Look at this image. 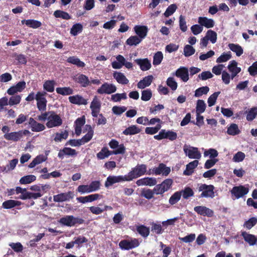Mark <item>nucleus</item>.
<instances>
[{"label":"nucleus","instance_id":"nucleus-27","mask_svg":"<svg viewBox=\"0 0 257 257\" xmlns=\"http://www.w3.org/2000/svg\"><path fill=\"white\" fill-rule=\"evenodd\" d=\"M4 138L8 141L17 142L21 139V133L19 131L7 133L4 135Z\"/></svg>","mask_w":257,"mask_h":257},{"label":"nucleus","instance_id":"nucleus-23","mask_svg":"<svg viewBox=\"0 0 257 257\" xmlns=\"http://www.w3.org/2000/svg\"><path fill=\"white\" fill-rule=\"evenodd\" d=\"M241 235L243 237L244 240L250 245H254L256 243L257 238L254 235L243 231L241 232Z\"/></svg>","mask_w":257,"mask_h":257},{"label":"nucleus","instance_id":"nucleus-31","mask_svg":"<svg viewBox=\"0 0 257 257\" xmlns=\"http://www.w3.org/2000/svg\"><path fill=\"white\" fill-rule=\"evenodd\" d=\"M141 131V129L136 125H132L124 130L123 131L122 134L126 136L134 135L140 133Z\"/></svg>","mask_w":257,"mask_h":257},{"label":"nucleus","instance_id":"nucleus-36","mask_svg":"<svg viewBox=\"0 0 257 257\" xmlns=\"http://www.w3.org/2000/svg\"><path fill=\"white\" fill-rule=\"evenodd\" d=\"M142 41V40L137 36H132L126 40V44L131 46H137L140 44Z\"/></svg>","mask_w":257,"mask_h":257},{"label":"nucleus","instance_id":"nucleus-55","mask_svg":"<svg viewBox=\"0 0 257 257\" xmlns=\"http://www.w3.org/2000/svg\"><path fill=\"white\" fill-rule=\"evenodd\" d=\"M181 194L184 199H187L194 195L193 190L190 187H185L184 190H182Z\"/></svg>","mask_w":257,"mask_h":257},{"label":"nucleus","instance_id":"nucleus-57","mask_svg":"<svg viewBox=\"0 0 257 257\" xmlns=\"http://www.w3.org/2000/svg\"><path fill=\"white\" fill-rule=\"evenodd\" d=\"M152 96V91L150 89H147L142 91L141 99L143 101H149Z\"/></svg>","mask_w":257,"mask_h":257},{"label":"nucleus","instance_id":"nucleus-35","mask_svg":"<svg viewBox=\"0 0 257 257\" xmlns=\"http://www.w3.org/2000/svg\"><path fill=\"white\" fill-rule=\"evenodd\" d=\"M56 91L58 94L62 95H68L72 94L73 93V89L70 87H57Z\"/></svg>","mask_w":257,"mask_h":257},{"label":"nucleus","instance_id":"nucleus-33","mask_svg":"<svg viewBox=\"0 0 257 257\" xmlns=\"http://www.w3.org/2000/svg\"><path fill=\"white\" fill-rule=\"evenodd\" d=\"M228 46L230 50L235 53L237 56H240L243 54V49L239 45L229 43Z\"/></svg>","mask_w":257,"mask_h":257},{"label":"nucleus","instance_id":"nucleus-4","mask_svg":"<svg viewBox=\"0 0 257 257\" xmlns=\"http://www.w3.org/2000/svg\"><path fill=\"white\" fill-rule=\"evenodd\" d=\"M63 123L61 117L54 111H50V115L46 125L48 128L59 126Z\"/></svg>","mask_w":257,"mask_h":257},{"label":"nucleus","instance_id":"nucleus-59","mask_svg":"<svg viewBox=\"0 0 257 257\" xmlns=\"http://www.w3.org/2000/svg\"><path fill=\"white\" fill-rule=\"evenodd\" d=\"M195 52V49L191 45H186L184 48V54L186 57H189Z\"/></svg>","mask_w":257,"mask_h":257},{"label":"nucleus","instance_id":"nucleus-43","mask_svg":"<svg viewBox=\"0 0 257 257\" xmlns=\"http://www.w3.org/2000/svg\"><path fill=\"white\" fill-rule=\"evenodd\" d=\"M36 180V177L33 175H29L22 177L20 180L21 184H27L31 183Z\"/></svg>","mask_w":257,"mask_h":257},{"label":"nucleus","instance_id":"nucleus-24","mask_svg":"<svg viewBox=\"0 0 257 257\" xmlns=\"http://www.w3.org/2000/svg\"><path fill=\"white\" fill-rule=\"evenodd\" d=\"M198 23L202 26L207 28H211L214 27V22L211 19H208L207 17H200L198 18Z\"/></svg>","mask_w":257,"mask_h":257},{"label":"nucleus","instance_id":"nucleus-56","mask_svg":"<svg viewBox=\"0 0 257 257\" xmlns=\"http://www.w3.org/2000/svg\"><path fill=\"white\" fill-rule=\"evenodd\" d=\"M257 223V218L252 217L249 218L248 220L246 221L243 226L248 229H251Z\"/></svg>","mask_w":257,"mask_h":257},{"label":"nucleus","instance_id":"nucleus-29","mask_svg":"<svg viewBox=\"0 0 257 257\" xmlns=\"http://www.w3.org/2000/svg\"><path fill=\"white\" fill-rule=\"evenodd\" d=\"M22 203L20 201L15 200H8L4 201L2 204V207L4 209H9L16 206L21 205Z\"/></svg>","mask_w":257,"mask_h":257},{"label":"nucleus","instance_id":"nucleus-50","mask_svg":"<svg viewBox=\"0 0 257 257\" xmlns=\"http://www.w3.org/2000/svg\"><path fill=\"white\" fill-rule=\"evenodd\" d=\"M220 94V91L215 92L209 97L207 100L209 106H212L215 104L216 99Z\"/></svg>","mask_w":257,"mask_h":257},{"label":"nucleus","instance_id":"nucleus-15","mask_svg":"<svg viewBox=\"0 0 257 257\" xmlns=\"http://www.w3.org/2000/svg\"><path fill=\"white\" fill-rule=\"evenodd\" d=\"M184 151L186 155L190 159H199L201 157V153L197 148H184Z\"/></svg>","mask_w":257,"mask_h":257},{"label":"nucleus","instance_id":"nucleus-32","mask_svg":"<svg viewBox=\"0 0 257 257\" xmlns=\"http://www.w3.org/2000/svg\"><path fill=\"white\" fill-rule=\"evenodd\" d=\"M66 61L70 64L76 65L78 67L83 68L85 66L84 62L81 61L76 56H71L67 58Z\"/></svg>","mask_w":257,"mask_h":257},{"label":"nucleus","instance_id":"nucleus-6","mask_svg":"<svg viewBox=\"0 0 257 257\" xmlns=\"http://www.w3.org/2000/svg\"><path fill=\"white\" fill-rule=\"evenodd\" d=\"M154 138L157 140L168 139L171 141H174L177 139V135L176 133L172 131H166L165 130H162L159 134L154 136Z\"/></svg>","mask_w":257,"mask_h":257},{"label":"nucleus","instance_id":"nucleus-42","mask_svg":"<svg viewBox=\"0 0 257 257\" xmlns=\"http://www.w3.org/2000/svg\"><path fill=\"white\" fill-rule=\"evenodd\" d=\"M83 30V26L80 23H77L73 25L70 30V34L73 36H76L78 33H81Z\"/></svg>","mask_w":257,"mask_h":257},{"label":"nucleus","instance_id":"nucleus-9","mask_svg":"<svg viewBox=\"0 0 257 257\" xmlns=\"http://www.w3.org/2000/svg\"><path fill=\"white\" fill-rule=\"evenodd\" d=\"M249 189L243 185L234 186L231 190V193L236 199L240 198L248 193Z\"/></svg>","mask_w":257,"mask_h":257},{"label":"nucleus","instance_id":"nucleus-53","mask_svg":"<svg viewBox=\"0 0 257 257\" xmlns=\"http://www.w3.org/2000/svg\"><path fill=\"white\" fill-rule=\"evenodd\" d=\"M209 90L208 86H203L197 89L195 91L194 96L195 97H200L203 94H206Z\"/></svg>","mask_w":257,"mask_h":257},{"label":"nucleus","instance_id":"nucleus-51","mask_svg":"<svg viewBox=\"0 0 257 257\" xmlns=\"http://www.w3.org/2000/svg\"><path fill=\"white\" fill-rule=\"evenodd\" d=\"M257 115V107H254L248 111L246 115V119L248 121H251L255 118Z\"/></svg>","mask_w":257,"mask_h":257},{"label":"nucleus","instance_id":"nucleus-1","mask_svg":"<svg viewBox=\"0 0 257 257\" xmlns=\"http://www.w3.org/2000/svg\"><path fill=\"white\" fill-rule=\"evenodd\" d=\"M146 171L147 166L146 165H138L136 167L132 169L127 175H126L127 178L125 179L126 181H131L144 175Z\"/></svg>","mask_w":257,"mask_h":257},{"label":"nucleus","instance_id":"nucleus-11","mask_svg":"<svg viewBox=\"0 0 257 257\" xmlns=\"http://www.w3.org/2000/svg\"><path fill=\"white\" fill-rule=\"evenodd\" d=\"M194 210L198 214L209 217H212L214 212L212 210L204 206H197L194 208Z\"/></svg>","mask_w":257,"mask_h":257},{"label":"nucleus","instance_id":"nucleus-28","mask_svg":"<svg viewBox=\"0 0 257 257\" xmlns=\"http://www.w3.org/2000/svg\"><path fill=\"white\" fill-rule=\"evenodd\" d=\"M21 23L22 24H25L27 26L33 29H37L42 26L41 22L33 19L23 20L21 21Z\"/></svg>","mask_w":257,"mask_h":257},{"label":"nucleus","instance_id":"nucleus-40","mask_svg":"<svg viewBox=\"0 0 257 257\" xmlns=\"http://www.w3.org/2000/svg\"><path fill=\"white\" fill-rule=\"evenodd\" d=\"M54 16L57 18H62L66 20H70L71 18L70 15L67 12L61 10L55 11L54 13Z\"/></svg>","mask_w":257,"mask_h":257},{"label":"nucleus","instance_id":"nucleus-8","mask_svg":"<svg viewBox=\"0 0 257 257\" xmlns=\"http://www.w3.org/2000/svg\"><path fill=\"white\" fill-rule=\"evenodd\" d=\"M109 146L111 149H114L113 151H111L113 154H123L125 152V148L123 144L119 145L118 141L114 139L110 141Z\"/></svg>","mask_w":257,"mask_h":257},{"label":"nucleus","instance_id":"nucleus-5","mask_svg":"<svg viewBox=\"0 0 257 257\" xmlns=\"http://www.w3.org/2000/svg\"><path fill=\"white\" fill-rule=\"evenodd\" d=\"M139 241L137 238H134L131 240L123 239L119 243V247L123 250H130L139 246Z\"/></svg>","mask_w":257,"mask_h":257},{"label":"nucleus","instance_id":"nucleus-21","mask_svg":"<svg viewBox=\"0 0 257 257\" xmlns=\"http://www.w3.org/2000/svg\"><path fill=\"white\" fill-rule=\"evenodd\" d=\"M68 99L69 101L72 104L77 105H86L87 104V100L84 99L82 96L78 94L70 96Z\"/></svg>","mask_w":257,"mask_h":257},{"label":"nucleus","instance_id":"nucleus-45","mask_svg":"<svg viewBox=\"0 0 257 257\" xmlns=\"http://www.w3.org/2000/svg\"><path fill=\"white\" fill-rule=\"evenodd\" d=\"M181 192L177 191L175 192L170 198L169 202L171 205H174L177 203L181 198Z\"/></svg>","mask_w":257,"mask_h":257},{"label":"nucleus","instance_id":"nucleus-54","mask_svg":"<svg viewBox=\"0 0 257 257\" xmlns=\"http://www.w3.org/2000/svg\"><path fill=\"white\" fill-rule=\"evenodd\" d=\"M205 37L213 44H214L216 42L217 33L214 31L211 30H208Z\"/></svg>","mask_w":257,"mask_h":257},{"label":"nucleus","instance_id":"nucleus-7","mask_svg":"<svg viewBox=\"0 0 257 257\" xmlns=\"http://www.w3.org/2000/svg\"><path fill=\"white\" fill-rule=\"evenodd\" d=\"M116 90V87L114 84L105 82L97 90V93L99 94H109L115 92Z\"/></svg>","mask_w":257,"mask_h":257},{"label":"nucleus","instance_id":"nucleus-61","mask_svg":"<svg viewBox=\"0 0 257 257\" xmlns=\"http://www.w3.org/2000/svg\"><path fill=\"white\" fill-rule=\"evenodd\" d=\"M161 125L158 124L155 127H147L145 129V133L147 134L154 135L156 134L161 128Z\"/></svg>","mask_w":257,"mask_h":257},{"label":"nucleus","instance_id":"nucleus-25","mask_svg":"<svg viewBox=\"0 0 257 257\" xmlns=\"http://www.w3.org/2000/svg\"><path fill=\"white\" fill-rule=\"evenodd\" d=\"M113 77L119 84H127L129 82V80L126 78L125 75L120 72H114Z\"/></svg>","mask_w":257,"mask_h":257},{"label":"nucleus","instance_id":"nucleus-12","mask_svg":"<svg viewBox=\"0 0 257 257\" xmlns=\"http://www.w3.org/2000/svg\"><path fill=\"white\" fill-rule=\"evenodd\" d=\"M73 196L74 194L72 191H69L66 193H61L54 195L53 196V200L56 202H64L72 199Z\"/></svg>","mask_w":257,"mask_h":257},{"label":"nucleus","instance_id":"nucleus-18","mask_svg":"<svg viewBox=\"0 0 257 257\" xmlns=\"http://www.w3.org/2000/svg\"><path fill=\"white\" fill-rule=\"evenodd\" d=\"M135 62L139 65L140 69L143 71H147L151 67V63L148 58L137 59Z\"/></svg>","mask_w":257,"mask_h":257},{"label":"nucleus","instance_id":"nucleus-37","mask_svg":"<svg viewBox=\"0 0 257 257\" xmlns=\"http://www.w3.org/2000/svg\"><path fill=\"white\" fill-rule=\"evenodd\" d=\"M111 155H113V154L111 153L110 151L108 150L107 148L103 147L101 151L97 154V157L99 159L102 160Z\"/></svg>","mask_w":257,"mask_h":257},{"label":"nucleus","instance_id":"nucleus-38","mask_svg":"<svg viewBox=\"0 0 257 257\" xmlns=\"http://www.w3.org/2000/svg\"><path fill=\"white\" fill-rule=\"evenodd\" d=\"M77 82L80 84L81 86L84 87L87 86L90 83L88 77L82 74H80L78 76Z\"/></svg>","mask_w":257,"mask_h":257},{"label":"nucleus","instance_id":"nucleus-22","mask_svg":"<svg viewBox=\"0 0 257 257\" xmlns=\"http://www.w3.org/2000/svg\"><path fill=\"white\" fill-rule=\"evenodd\" d=\"M85 130L88 131L87 133L80 139L82 144L87 143L90 141L94 134L93 130L89 124H86L85 125Z\"/></svg>","mask_w":257,"mask_h":257},{"label":"nucleus","instance_id":"nucleus-26","mask_svg":"<svg viewBox=\"0 0 257 257\" xmlns=\"http://www.w3.org/2000/svg\"><path fill=\"white\" fill-rule=\"evenodd\" d=\"M76 154L77 152L75 150L70 148L65 147L59 151L58 156L59 157V158L63 159L64 156H73Z\"/></svg>","mask_w":257,"mask_h":257},{"label":"nucleus","instance_id":"nucleus-52","mask_svg":"<svg viewBox=\"0 0 257 257\" xmlns=\"http://www.w3.org/2000/svg\"><path fill=\"white\" fill-rule=\"evenodd\" d=\"M231 58V55L230 52L228 53H222L218 58L216 59V62L218 63L225 62L227 61Z\"/></svg>","mask_w":257,"mask_h":257},{"label":"nucleus","instance_id":"nucleus-13","mask_svg":"<svg viewBox=\"0 0 257 257\" xmlns=\"http://www.w3.org/2000/svg\"><path fill=\"white\" fill-rule=\"evenodd\" d=\"M175 75L184 82H187L189 79L188 69L185 67H180L177 69Z\"/></svg>","mask_w":257,"mask_h":257},{"label":"nucleus","instance_id":"nucleus-10","mask_svg":"<svg viewBox=\"0 0 257 257\" xmlns=\"http://www.w3.org/2000/svg\"><path fill=\"white\" fill-rule=\"evenodd\" d=\"M170 171V167H166L163 163L160 164L158 167L154 168L152 169V173L156 175L162 174L163 176H167L169 174Z\"/></svg>","mask_w":257,"mask_h":257},{"label":"nucleus","instance_id":"nucleus-14","mask_svg":"<svg viewBox=\"0 0 257 257\" xmlns=\"http://www.w3.org/2000/svg\"><path fill=\"white\" fill-rule=\"evenodd\" d=\"M125 178H127L126 175H124V176H109L106 179V180L105 182V186L106 187H108L112 185L114 183L119 182L121 181H126V180L125 179Z\"/></svg>","mask_w":257,"mask_h":257},{"label":"nucleus","instance_id":"nucleus-63","mask_svg":"<svg viewBox=\"0 0 257 257\" xmlns=\"http://www.w3.org/2000/svg\"><path fill=\"white\" fill-rule=\"evenodd\" d=\"M166 83L172 90L174 91L177 89L178 84L173 77H169L167 80Z\"/></svg>","mask_w":257,"mask_h":257},{"label":"nucleus","instance_id":"nucleus-41","mask_svg":"<svg viewBox=\"0 0 257 257\" xmlns=\"http://www.w3.org/2000/svg\"><path fill=\"white\" fill-rule=\"evenodd\" d=\"M240 133L238 125L235 123H231L227 128V133L229 135L235 136L238 135Z\"/></svg>","mask_w":257,"mask_h":257},{"label":"nucleus","instance_id":"nucleus-34","mask_svg":"<svg viewBox=\"0 0 257 257\" xmlns=\"http://www.w3.org/2000/svg\"><path fill=\"white\" fill-rule=\"evenodd\" d=\"M137 232L144 238L147 237L150 234V228L144 225L137 226Z\"/></svg>","mask_w":257,"mask_h":257},{"label":"nucleus","instance_id":"nucleus-3","mask_svg":"<svg viewBox=\"0 0 257 257\" xmlns=\"http://www.w3.org/2000/svg\"><path fill=\"white\" fill-rule=\"evenodd\" d=\"M198 191L202 192L199 198H213L214 197V187L212 185H207L206 184H198Z\"/></svg>","mask_w":257,"mask_h":257},{"label":"nucleus","instance_id":"nucleus-16","mask_svg":"<svg viewBox=\"0 0 257 257\" xmlns=\"http://www.w3.org/2000/svg\"><path fill=\"white\" fill-rule=\"evenodd\" d=\"M134 30L137 36L142 40L146 37L148 32V28L146 26L136 25L134 27Z\"/></svg>","mask_w":257,"mask_h":257},{"label":"nucleus","instance_id":"nucleus-46","mask_svg":"<svg viewBox=\"0 0 257 257\" xmlns=\"http://www.w3.org/2000/svg\"><path fill=\"white\" fill-rule=\"evenodd\" d=\"M163 59V53L161 51H158L156 53L153 57V64L154 65L156 66L161 64Z\"/></svg>","mask_w":257,"mask_h":257},{"label":"nucleus","instance_id":"nucleus-19","mask_svg":"<svg viewBox=\"0 0 257 257\" xmlns=\"http://www.w3.org/2000/svg\"><path fill=\"white\" fill-rule=\"evenodd\" d=\"M138 186L147 185L152 186L156 185L157 180L155 178L145 177L137 181Z\"/></svg>","mask_w":257,"mask_h":257},{"label":"nucleus","instance_id":"nucleus-60","mask_svg":"<svg viewBox=\"0 0 257 257\" xmlns=\"http://www.w3.org/2000/svg\"><path fill=\"white\" fill-rule=\"evenodd\" d=\"M47 100L46 99L37 101V106L38 110L40 111H44L46 109Z\"/></svg>","mask_w":257,"mask_h":257},{"label":"nucleus","instance_id":"nucleus-47","mask_svg":"<svg viewBox=\"0 0 257 257\" xmlns=\"http://www.w3.org/2000/svg\"><path fill=\"white\" fill-rule=\"evenodd\" d=\"M206 109V104L203 100L199 99L197 101L196 105L197 114H200L205 111Z\"/></svg>","mask_w":257,"mask_h":257},{"label":"nucleus","instance_id":"nucleus-64","mask_svg":"<svg viewBox=\"0 0 257 257\" xmlns=\"http://www.w3.org/2000/svg\"><path fill=\"white\" fill-rule=\"evenodd\" d=\"M21 100V97L20 95H15L11 96L9 100V104L10 105H14L19 104Z\"/></svg>","mask_w":257,"mask_h":257},{"label":"nucleus","instance_id":"nucleus-2","mask_svg":"<svg viewBox=\"0 0 257 257\" xmlns=\"http://www.w3.org/2000/svg\"><path fill=\"white\" fill-rule=\"evenodd\" d=\"M58 221L62 225L71 227L76 224H83L85 221L82 218L75 217L73 215H66L61 217Z\"/></svg>","mask_w":257,"mask_h":257},{"label":"nucleus","instance_id":"nucleus-48","mask_svg":"<svg viewBox=\"0 0 257 257\" xmlns=\"http://www.w3.org/2000/svg\"><path fill=\"white\" fill-rule=\"evenodd\" d=\"M68 132L67 131H65L64 132H62L61 133H57L55 134L54 140L56 142H61L63 139L66 140L68 138Z\"/></svg>","mask_w":257,"mask_h":257},{"label":"nucleus","instance_id":"nucleus-58","mask_svg":"<svg viewBox=\"0 0 257 257\" xmlns=\"http://www.w3.org/2000/svg\"><path fill=\"white\" fill-rule=\"evenodd\" d=\"M177 7L176 4H172L170 5L166 9L164 15L166 17H168L172 15L176 11Z\"/></svg>","mask_w":257,"mask_h":257},{"label":"nucleus","instance_id":"nucleus-44","mask_svg":"<svg viewBox=\"0 0 257 257\" xmlns=\"http://www.w3.org/2000/svg\"><path fill=\"white\" fill-rule=\"evenodd\" d=\"M54 81L47 80L43 84V88L47 92H52L54 91Z\"/></svg>","mask_w":257,"mask_h":257},{"label":"nucleus","instance_id":"nucleus-49","mask_svg":"<svg viewBox=\"0 0 257 257\" xmlns=\"http://www.w3.org/2000/svg\"><path fill=\"white\" fill-rule=\"evenodd\" d=\"M151 224V231L155 232L157 234H162L164 231V229L162 228L160 224H157L153 222Z\"/></svg>","mask_w":257,"mask_h":257},{"label":"nucleus","instance_id":"nucleus-39","mask_svg":"<svg viewBox=\"0 0 257 257\" xmlns=\"http://www.w3.org/2000/svg\"><path fill=\"white\" fill-rule=\"evenodd\" d=\"M217 151L214 149H209L206 150L204 153V156L205 157L209 156L210 160L207 161H218L217 159H213L218 156Z\"/></svg>","mask_w":257,"mask_h":257},{"label":"nucleus","instance_id":"nucleus-62","mask_svg":"<svg viewBox=\"0 0 257 257\" xmlns=\"http://www.w3.org/2000/svg\"><path fill=\"white\" fill-rule=\"evenodd\" d=\"M173 184V180L171 179H166L161 184L162 188L165 192L167 191L171 187Z\"/></svg>","mask_w":257,"mask_h":257},{"label":"nucleus","instance_id":"nucleus-30","mask_svg":"<svg viewBox=\"0 0 257 257\" xmlns=\"http://www.w3.org/2000/svg\"><path fill=\"white\" fill-rule=\"evenodd\" d=\"M199 162H190L186 165V169L183 172V175L186 176L191 175L194 172V170L198 165Z\"/></svg>","mask_w":257,"mask_h":257},{"label":"nucleus","instance_id":"nucleus-17","mask_svg":"<svg viewBox=\"0 0 257 257\" xmlns=\"http://www.w3.org/2000/svg\"><path fill=\"white\" fill-rule=\"evenodd\" d=\"M29 124L33 132H39L45 129V126L43 124L38 122L32 117L30 118Z\"/></svg>","mask_w":257,"mask_h":257},{"label":"nucleus","instance_id":"nucleus-20","mask_svg":"<svg viewBox=\"0 0 257 257\" xmlns=\"http://www.w3.org/2000/svg\"><path fill=\"white\" fill-rule=\"evenodd\" d=\"M153 76L152 75H148L143 78L137 84V87L139 89H144L145 88L149 86L153 80Z\"/></svg>","mask_w":257,"mask_h":257}]
</instances>
